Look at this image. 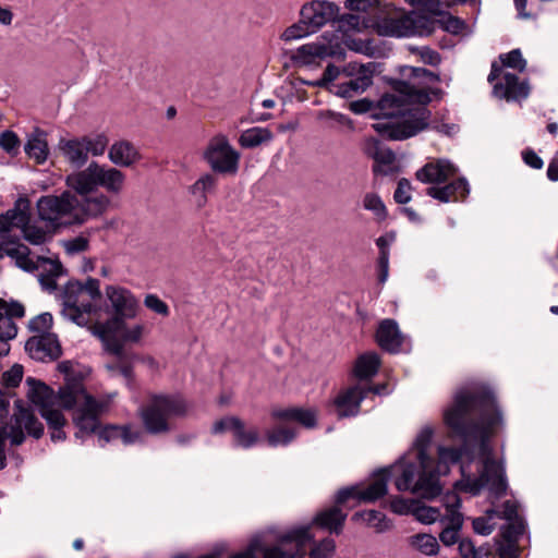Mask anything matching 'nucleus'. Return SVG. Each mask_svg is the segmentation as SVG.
<instances>
[{
  "instance_id": "obj_1",
  "label": "nucleus",
  "mask_w": 558,
  "mask_h": 558,
  "mask_svg": "<svg viewBox=\"0 0 558 558\" xmlns=\"http://www.w3.org/2000/svg\"><path fill=\"white\" fill-rule=\"evenodd\" d=\"M444 420L451 432L474 442L481 456V470L477 477L465 475L454 488L472 496H478L486 488L496 499L508 490L505 464L493 457L490 438L504 425L502 413L497 404L494 391L487 386L462 389L454 395L453 403L445 411Z\"/></svg>"
},
{
  "instance_id": "obj_2",
  "label": "nucleus",
  "mask_w": 558,
  "mask_h": 558,
  "mask_svg": "<svg viewBox=\"0 0 558 558\" xmlns=\"http://www.w3.org/2000/svg\"><path fill=\"white\" fill-rule=\"evenodd\" d=\"M401 78H391L392 94L386 93L379 98L381 114L400 116L401 121H388L373 124L374 130L390 141H403L426 130L432 112L426 106L432 97L440 100L444 90L432 88L429 83L439 82L438 74L418 66L404 65L399 70Z\"/></svg>"
},
{
  "instance_id": "obj_3",
  "label": "nucleus",
  "mask_w": 558,
  "mask_h": 558,
  "mask_svg": "<svg viewBox=\"0 0 558 558\" xmlns=\"http://www.w3.org/2000/svg\"><path fill=\"white\" fill-rule=\"evenodd\" d=\"M25 383L29 387L27 398L33 404L39 407V410L52 407L54 400L63 409L73 410L72 421L77 428L75 438L80 439L93 435L97 429L99 416L108 411L113 397L112 395L104 399H96L86 391L83 383L76 379L66 380L59 388L57 395L41 380L27 377Z\"/></svg>"
},
{
  "instance_id": "obj_4",
  "label": "nucleus",
  "mask_w": 558,
  "mask_h": 558,
  "mask_svg": "<svg viewBox=\"0 0 558 558\" xmlns=\"http://www.w3.org/2000/svg\"><path fill=\"white\" fill-rule=\"evenodd\" d=\"M440 24L444 31L459 34L465 27V22L459 17L447 14L444 20H435L432 16L417 11L405 13L395 11L379 19L375 28L378 35L389 37L429 36Z\"/></svg>"
},
{
  "instance_id": "obj_5",
  "label": "nucleus",
  "mask_w": 558,
  "mask_h": 558,
  "mask_svg": "<svg viewBox=\"0 0 558 558\" xmlns=\"http://www.w3.org/2000/svg\"><path fill=\"white\" fill-rule=\"evenodd\" d=\"M463 445L459 448L453 447H439L438 460L426 463V470H422L417 480L411 488V493L424 499H433L440 495L441 486L439 483L440 475H445L449 471V464L458 463L463 456L469 458V461L475 459L474 442L465 441L460 437Z\"/></svg>"
},
{
  "instance_id": "obj_6",
  "label": "nucleus",
  "mask_w": 558,
  "mask_h": 558,
  "mask_svg": "<svg viewBox=\"0 0 558 558\" xmlns=\"http://www.w3.org/2000/svg\"><path fill=\"white\" fill-rule=\"evenodd\" d=\"M187 413V404L178 395H151L147 405L141 410L145 429L153 435L170 430L168 418L182 417Z\"/></svg>"
},
{
  "instance_id": "obj_7",
  "label": "nucleus",
  "mask_w": 558,
  "mask_h": 558,
  "mask_svg": "<svg viewBox=\"0 0 558 558\" xmlns=\"http://www.w3.org/2000/svg\"><path fill=\"white\" fill-rule=\"evenodd\" d=\"M310 525L293 527L278 537L281 545H291L289 550H282L278 546L266 547L258 538L253 539L245 550L232 555L230 558H294L304 549L305 545L313 541Z\"/></svg>"
},
{
  "instance_id": "obj_8",
  "label": "nucleus",
  "mask_w": 558,
  "mask_h": 558,
  "mask_svg": "<svg viewBox=\"0 0 558 558\" xmlns=\"http://www.w3.org/2000/svg\"><path fill=\"white\" fill-rule=\"evenodd\" d=\"M76 206L77 196L71 190L63 191L60 195H44L36 204L40 220L56 229L76 226L73 222Z\"/></svg>"
},
{
  "instance_id": "obj_9",
  "label": "nucleus",
  "mask_w": 558,
  "mask_h": 558,
  "mask_svg": "<svg viewBox=\"0 0 558 558\" xmlns=\"http://www.w3.org/2000/svg\"><path fill=\"white\" fill-rule=\"evenodd\" d=\"M433 428L426 426L417 435L414 448L415 457L411 460L410 453L404 454L397 462L396 470H400L401 474L396 478V488L399 492L411 490L422 470H426V463L432 462V458L427 454V448L432 441Z\"/></svg>"
},
{
  "instance_id": "obj_10",
  "label": "nucleus",
  "mask_w": 558,
  "mask_h": 558,
  "mask_svg": "<svg viewBox=\"0 0 558 558\" xmlns=\"http://www.w3.org/2000/svg\"><path fill=\"white\" fill-rule=\"evenodd\" d=\"M397 463L379 470L375 473V480L365 489H361L360 485H351L343 487L337 492V502H351L353 507L360 502H375L388 493L387 484L391 477L395 480L400 476L401 471L396 470Z\"/></svg>"
},
{
  "instance_id": "obj_11",
  "label": "nucleus",
  "mask_w": 558,
  "mask_h": 558,
  "mask_svg": "<svg viewBox=\"0 0 558 558\" xmlns=\"http://www.w3.org/2000/svg\"><path fill=\"white\" fill-rule=\"evenodd\" d=\"M109 144L105 133L84 135L71 140L61 138L59 148L65 159L75 168H82L88 160V154L101 156Z\"/></svg>"
},
{
  "instance_id": "obj_12",
  "label": "nucleus",
  "mask_w": 558,
  "mask_h": 558,
  "mask_svg": "<svg viewBox=\"0 0 558 558\" xmlns=\"http://www.w3.org/2000/svg\"><path fill=\"white\" fill-rule=\"evenodd\" d=\"M240 153L235 150L225 135L214 136L203 153V159L214 173L235 175L239 171Z\"/></svg>"
},
{
  "instance_id": "obj_13",
  "label": "nucleus",
  "mask_w": 558,
  "mask_h": 558,
  "mask_svg": "<svg viewBox=\"0 0 558 558\" xmlns=\"http://www.w3.org/2000/svg\"><path fill=\"white\" fill-rule=\"evenodd\" d=\"M106 295L113 315L104 323V326L111 331H121L125 328L128 319L136 317L140 302L130 290L122 287L107 286Z\"/></svg>"
},
{
  "instance_id": "obj_14",
  "label": "nucleus",
  "mask_w": 558,
  "mask_h": 558,
  "mask_svg": "<svg viewBox=\"0 0 558 558\" xmlns=\"http://www.w3.org/2000/svg\"><path fill=\"white\" fill-rule=\"evenodd\" d=\"M228 430L233 434L234 447L250 449L260 440L258 429L256 427L246 429L245 423L238 416H225L215 422L211 428L213 434H222Z\"/></svg>"
},
{
  "instance_id": "obj_15",
  "label": "nucleus",
  "mask_w": 558,
  "mask_h": 558,
  "mask_svg": "<svg viewBox=\"0 0 558 558\" xmlns=\"http://www.w3.org/2000/svg\"><path fill=\"white\" fill-rule=\"evenodd\" d=\"M339 7L328 0H312L302 5L300 16L306 21L310 31L317 33L326 24L338 19Z\"/></svg>"
},
{
  "instance_id": "obj_16",
  "label": "nucleus",
  "mask_w": 558,
  "mask_h": 558,
  "mask_svg": "<svg viewBox=\"0 0 558 558\" xmlns=\"http://www.w3.org/2000/svg\"><path fill=\"white\" fill-rule=\"evenodd\" d=\"M378 386L355 385L341 391L333 400L336 413L339 418L356 416L361 410V402L368 393H379Z\"/></svg>"
},
{
  "instance_id": "obj_17",
  "label": "nucleus",
  "mask_w": 558,
  "mask_h": 558,
  "mask_svg": "<svg viewBox=\"0 0 558 558\" xmlns=\"http://www.w3.org/2000/svg\"><path fill=\"white\" fill-rule=\"evenodd\" d=\"M25 350L36 361H56L62 354L58 336L53 332H46L31 337L25 343Z\"/></svg>"
},
{
  "instance_id": "obj_18",
  "label": "nucleus",
  "mask_w": 558,
  "mask_h": 558,
  "mask_svg": "<svg viewBox=\"0 0 558 558\" xmlns=\"http://www.w3.org/2000/svg\"><path fill=\"white\" fill-rule=\"evenodd\" d=\"M345 71H348L349 75L355 76L351 77L348 82L333 86L336 88L335 95L341 98H351L355 94L363 93L373 83V71L368 69V65L350 63Z\"/></svg>"
},
{
  "instance_id": "obj_19",
  "label": "nucleus",
  "mask_w": 558,
  "mask_h": 558,
  "mask_svg": "<svg viewBox=\"0 0 558 558\" xmlns=\"http://www.w3.org/2000/svg\"><path fill=\"white\" fill-rule=\"evenodd\" d=\"M343 508L349 510L352 509L353 506L351 502L338 504L336 495L335 505L318 511L313 518L312 523L323 530L328 531L330 534L339 535L343 531L344 522L348 517V513L343 511Z\"/></svg>"
},
{
  "instance_id": "obj_20",
  "label": "nucleus",
  "mask_w": 558,
  "mask_h": 558,
  "mask_svg": "<svg viewBox=\"0 0 558 558\" xmlns=\"http://www.w3.org/2000/svg\"><path fill=\"white\" fill-rule=\"evenodd\" d=\"M458 168L447 159H437L420 168L415 177L422 183L441 184L454 177Z\"/></svg>"
},
{
  "instance_id": "obj_21",
  "label": "nucleus",
  "mask_w": 558,
  "mask_h": 558,
  "mask_svg": "<svg viewBox=\"0 0 558 558\" xmlns=\"http://www.w3.org/2000/svg\"><path fill=\"white\" fill-rule=\"evenodd\" d=\"M403 335L398 323L392 318L383 319L376 330L378 345L388 353H399L403 343Z\"/></svg>"
},
{
  "instance_id": "obj_22",
  "label": "nucleus",
  "mask_w": 558,
  "mask_h": 558,
  "mask_svg": "<svg viewBox=\"0 0 558 558\" xmlns=\"http://www.w3.org/2000/svg\"><path fill=\"white\" fill-rule=\"evenodd\" d=\"M109 204V198L104 194L94 197L88 195L83 197L77 196V206L73 222L76 226H82L90 218H96L102 215L107 210Z\"/></svg>"
},
{
  "instance_id": "obj_23",
  "label": "nucleus",
  "mask_w": 558,
  "mask_h": 558,
  "mask_svg": "<svg viewBox=\"0 0 558 558\" xmlns=\"http://www.w3.org/2000/svg\"><path fill=\"white\" fill-rule=\"evenodd\" d=\"M470 186L465 178H459L442 186L433 185L426 189V194L441 203L459 202L466 198Z\"/></svg>"
},
{
  "instance_id": "obj_24",
  "label": "nucleus",
  "mask_w": 558,
  "mask_h": 558,
  "mask_svg": "<svg viewBox=\"0 0 558 558\" xmlns=\"http://www.w3.org/2000/svg\"><path fill=\"white\" fill-rule=\"evenodd\" d=\"M97 177L96 161H92L86 169L69 174L65 183L76 196L83 197L97 191Z\"/></svg>"
},
{
  "instance_id": "obj_25",
  "label": "nucleus",
  "mask_w": 558,
  "mask_h": 558,
  "mask_svg": "<svg viewBox=\"0 0 558 558\" xmlns=\"http://www.w3.org/2000/svg\"><path fill=\"white\" fill-rule=\"evenodd\" d=\"M493 94L507 101L519 100L529 96V86L525 82H520L518 75L507 72L502 76V82L494 84Z\"/></svg>"
},
{
  "instance_id": "obj_26",
  "label": "nucleus",
  "mask_w": 558,
  "mask_h": 558,
  "mask_svg": "<svg viewBox=\"0 0 558 558\" xmlns=\"http://www.w3.org/2000/svg\"><path fill=\"white\" fill-rule=\"evenodd\" d=\"M92 333L102 343L106 351L114 355L119 361H124L131 354L124 350V341L118 338L120 331H111L104 326V323H97L89 327Z\"/></svg>"
},
{
  "instance_id": "obj_27",
  "label": "nucleus",
  "mask_w": 558,
  "mask_h": 558,
  "mask_svg": "<svg viewBox=\"0 0 558 558\" xmlns=\"http://www.w3.org/2000/svg\"><path fill=\"white\" fill-rule=\"evenodd\" d=\"M11 420L23 432L25 430L28 436L35 439L43 437V423L36 417L34 411L28 407H24L21 401L15 402V410Z\"/></svg>"
},
{
  "instance_id": "obj_28",
  "label": "nucleus",
  "mask_w": 558,
  "mask_h": 558,
  "mask_svg": "<svg viewBox=\"0 0 558 558\" xmlns=\"http://www.w3.org/2000/svg\"><path fill=\"white\" fill-rule=\"evenodd\" d=\"M100 417L101 415L99 416V418ZM95 433H97L98 435V441L101 447H105L108 442L117 439H120L126 446L132 445L140 437V434L133 432L131 426L129 425L108 424L101 428L99 425L93 434Z\"/></svg>"
},
{
  "instance_id": "obj_29",
  "label": "nucleus",
  "mask_w": 558,
  "mask_h": 558,
  "mask_svg": "<svg viewBox=\"0 0 558 558\" xmlns=\"http://www.w3.org/2000/svg\"><path fill=\"white\" fill-rule=\"evenodd\" d=\"M26 155L34 159L36 163H44L49 155V148L47 143V133L36 128L27 138L24 146Z\"/></svg>"
},
{
  "instance_id": "obj_30",
  "label": "nucleus",
  "mask_w": 558,
  "mask_h": 558,
  "mask_svg": "<svg viewBox=\"0 0 558 558\" xmlns=\"http://www.w3.org/2000/svg\"><path fill=\"white\" fill-rule=\"evenodd\" d=\"M331 56H333V51L328 46L312 43L299 47L292 59L295 63L311 65L314 64L317 59L323 60Z\"/></svg>"
},
{
  "instance_id": "obj_31",
  "label": "nucleus",
  "mask_w": 558,
  "mask_h": 558,
  "mask_svg": "<svg viewBox=\"0 0 558 558\" xmlns=\"http://www.w3.org/2000/svg\"><path fill=\"white\" fill-rule=\"evenodd\" d=\"M27 209H29V202L27 198H19L14 208L9 209L5 214L0 215V233L9 232L12 227L25 225L27 220Z\"/></svg>"
},
{
  "instance_id": "obj_32",
  "label": "nucleus",
  "mask_w": 558,
  "mask_h": 558,
  "mask_svg": "<svg viewBox=\"0 0 558 558\" xmlns=\"http://www.w3.org/2000/svg\"><path fill=\"white\" fill-rule=\"evenodd\" d=\"M108 157L117 166L130 167L140 159V154L131 142L123 140L111 145Z\"/></svg>"
},
{
  "instance_id": "obj_33",
  "label": "nucleus",
  "mask_w": 558,
  "mask_h": 558,
  "mask_svg": "<svg viewBox=\"0 0 558 558\" xmlns=\"http://www.w3.org/2000/svg\"><path fill=\"white\" fill-rule=\"evenodd\" d=\"M98 187L106 189L109 193L119 194L124 184L125 175L116 168H107L96 162Z\"/></svg>"
},
{
  "instance_id": "obj_34",
  "label": "nucleus",
  "mask_w": 558,
  "mask_h": 558,
  "mask_svg": "<svg viewBox=\"0 0 558 558\" xmlns=\"http://www.w3.org/2000/svg\"><path fill=\"white\" fill-rule=\"evenodd\" d=\"M271 416L280 421L298 422L306 428H313L317 421L313 410L302 408L277 409L271 412Z\"/></svg>"
},
{
  "instance_id": "obj_35",
  "label": "nucleus",
  "mask_w": 558,
  "mask_h": 558,
  "mask_svg": "<svg viewBox=\"0 0 558 558\" xmlns=\"http://www.w3.org/2000/svg\"><path fill=\"white\" fill-rule=\"evenodd\" d=\"M218 173L207 172L202 174L191 186L190 193L196 197L197 205L207 203V194L215 192L218 184Z\"/></svg>"
},
{
  "instance_id": "obj_36",
  "label": "nucleus",
  "mask_w": 558,
  "mask_h": 558,
  "mask_svg": "<svg viewBox=\"0 0 558 558\" xmlns=\"http://www.w3.org/2000/svg\"><path fill=\"white\" fill-rule=\"evenodd\" d=\"M365 151L376 162L373 166L374 173H386L381 170L380 165H391L396 160L395 153L389 148H384L377 140H372Z\"/></svg>"
},
{
  "instance_id": "obj_37",
  "label": "nucleus",
  "mask_w": 558,
  "mask_h": 558,
  "mask_svg": "<svg viewBox=\"0 0 558 558\" xmlns=\"http://www.w3.org/2000/svg\"><path fill=\"white\" fill-rule=\"evenodd\" d=\"M380 366L377 353L369 352L357 357L354 366V375L359 379H369L375 376Z\"/></svg>"
},
{
  "instance_id": "obj_38",
  "label": "nucleus",
  "mask_w": 558,
  "mask_h": 558,
  "mask_svg": "<svg viewBox=\"0 0 558 558\" xmlns=\"http://www.w3.org/2000/svg\"><path fill=\"white\" fill-rule=\"evenodd\" d=\"M379 100L374 102L367 98L359 99L351 101L349 105V109L355 114H363L367 112H372V117L378 120L383 119V122L388 121H401L400 116H386L381 114V110L378 107ZM378 123H381L379 121Z\"/></svg>"
},
{
  "instance_id": "obj_39",
  "label": "nucleus",
  "mask_w": 558,
  "mask_h": 558,
  "mask_svg": "<svg viewBox=\"0 0 558 558\" xmlns=\"http://www.w3.org/2000/svg\"><path fill=\"white\" fill-rule=\"evenodd\" d=\"M272 138V133L266 128H251L245 130L240 138L239 143L244 148H254L263 143L269 142Z\"/></svg>"
},
{
  "instance_id": "obj_40",
  "label": "nucleus",
  "mask_w": 558,
  "mask_h": 558,
  "mask_svg": "<svg viewBox=\"0 0 558 558\" xmlns=\"http://www.w3.org/2000/svg\"><path fill=\"white\" fill-rule=\"evenodd\" d=\"M295 437V429L287 426H277L266 434V439L270 447L287 446L292 442Z\"/></svg>"
},
{
  "instance_id": "obj_41",
  "label": "nucleus",
  "mask_w": 558,
  "mask_h": 558,
  "mask_svg": "<svg viewBox=\"0 0 558 558\" xmlns=\"http://www.w3.org/2000/svg\"><path fill=\"white\" fill-rule=\"evenodd\" d=\"M353 521L363 520L368 526L374 527L377 532H384L388 529L386 515L377 510H365L355 512L352 515Z\"/></svg>"
},
{
  "instance_id": "obj_42",
  "label": "nucleus",
  "mask_w": 558,
  "mask_h": 558,
  "mask_svg": "<svg viewBox=\"0 0 558 558\" xmlns=\"http://www.w3.org/2000/svg\"><path fill=\"white\" fill-rule=\"evenodd\" d=\"M525 532V522L523 519L510 521L508 524L501 526L500 534L504 543L518 545L519 538Z\"/></svg>"
},
{
  "instance_id": "obj_43",
  "label": "nucleus",
  "mask_w": 558,
  "mask_h": 558,
  "mask_svg": "<svg viewBox=\"0 0 558 558\" xmlns=\"http://www.w3.org/2000/svg\"><path fill=\"white\" fill-rule=\"evenodd\" d=\"M411 545L424 555H435L439 549L437 539L429 534H416L411 537Z\"/></svg>"
},
{
  "instance_id": "obj_44",
  "label": "nucleus",
  "mask_w": 558,
  "mask_h": 558,
  "mask_svg": "<svg viewBox=\"0 0 558 558\" xmlns=\"http://www.w3.org/2000/svg\"><path fill=\"white\" fill-rule=\"evenodd\" d=\"M363 206L366 210L372 211L379 221L387 218L388 211L381 201L380 196L376 193H367L363 199Z\"/></svg>"
},
{
  "instance_id": "obj_45",
  "label": "nucleus",
  "mask_w": 558,
  "mask_h": 558,
  "mask_svg": "<svg viewBox=\"0 0 558 558\" xmlns=\"http://www.w3.org/2000/svg\"><path fill=\"white\" fill-rule=\"evenodd\" d=\"M17 327L8 316H0V341L7 342L16 337ZM9 352V347L3 343L0 348V356Z\"/></svg>"
},
{
  "instance_id": "obj_46",
  "label": "nucleus",
  "mask_w": 558,
  "mask_h": 558,
  "mask_svg": "<svg viewBox=\"0 0 558 558\" xmlns=\"http://www.w3.org/2000/svg\"><path fill=\"white\" fill-rule=\"evenodd\" d=\"M29 213L27 211V220L25 225H19L22 229L24 239L33 245H40L46 241V232L36 226L29 225Z\"/></svg>"
},
{
  "instance_id": "obj_47",
  "label": "nucleus",
  "mask_w": 558,
  "mask_h": 558,
  "mask_svg": "<svg viewBox=\"0 0 558 558\" xmlns=\"http://www.w3.org/2000/svg\"><path fill=\"white\" fill-rule=\"evenodd\" d=\"M13 251L17 253L12 255L11 257L15 259L16 266L25 271H33L36 269L35 263L28 257L31 250L21 243L15 241V245Z\"/></svg>"
},
{
  "instance_id": "obj_48",
  "label": "nucleus",
  "mask_w": 558,
  "mask_h": 558,
  "mask_svg": "<svg viewBox=\"0 0 558 558\" xmlns=\"http://www.w3.org/2000/svg\"><path fill=\"white\" fill-rule=\"evenodd\" d=\"M53 317L50 313L45 312L35 317H33L28 322V329L32 332H36L39 335H44L46 332H50L52 328Z\"/></svg>"
},
{
  "instance_id": "obj_49",
  "label": "nucleus",
  "mask_w": 558,
  "mask_h": 558,
  "mask_svg": "<svg viewBox=\"0 0 558 558\" xmlns=\"http://www.w3.org/2000/svg\"><path fill=\"white\" fill-rule=\"evenodd\" d=\"M311 34H315V32L310 31V26L306 21L303 22V19L300 16L299 22L292 24L282 33L281 38L286 41L303 38Z\"/></svg>"
},
{
  "instance_id": "obj_50",
  "label": "nucleus",
  "mask_w": 558,
  "mask_h": 558,
  "mask_svg": "<svg viewBox=\"0 0 558 558\" xmlns=\"http://www.w3.org/2000/svg\"><path fill=\"white\" fill-rule=\"evenodd\" d=\"M39 413L43 418L46 420L49 429H58L60 427H64L66 424V418L62 414L61 411L52 409V407H48L47 409H40Z\"/></svg>"
},
{
  "instance_id": "obj_51",
  "label": "nucleus",
  "mask_w": 558,
  "mask_h": 558,
  "mask_svg": "<svg viewBox=\"0 0 558 558\" xmlns=\"http://www.w3.org/2000/svg\"><path fill=\"white\" fill-rule=\"evenodd\" d=\"M499 59L502 66L511 68L519 72H523L525 70L526 61L523 59L520 49H513L508 53L500 54Z\"/></svg>"
},
{
  "instance_id": "obj_52",
  "label": "nucleus",
  "mask_w": 558,
  "mask_h": 558,
  "mask_svg": "<svg viewBox=\"0 0 558 558\" xmlns=\"http://www.w3.org/2000/svg\"><path fill=\"white\" fill-rule=\"evenodd\" d=\"M83 292V283L78 280L69 281L63 289V307L78 303V296Z\"/></svg>"
},
{
  "instance_id": "obj_53",
  "label": "nucleus",
  "mask_w": 558,
  "mask_h": 558,
  "mask_svg": "<svg viewBox=\"0 0 558 558\" xmlns=\"http://www.w3.org/2000/svg\"><path fill=\"white\" fill-rule=\"evenodd\" d=\"M62 314L65 318L75 323L77 326L85 327L90 322V316L84 311L78 308V303L70 306H64Z\"/></svg>"
},
{
  "instance_id": "obj_54",
  "label": "nucleus",
  "mask_w": 558,
  "mask_h": 558,
  "mask_svg": "<svg viewBox=\"0 0 558 558\" xmlns=\"http://www.w3.org/2000/svg\"><path fill=\"white\" fill-rule=\"evenodd\" d=\"M335 550V541L330 537H326L312 548L310 558H331Z\"/></svg>"
},
{
  "instance_id": "obj_55",
  "label": "nucleus",
  "mask_w": 558,
  "mask_h": 558,
  "mask_svg": "<svg viewBox=\"0 0 558 558\" xmlns=\"http://www.w3.org/2000/svg\"><path fill=\"white\" fill-rule=\"evenodd\" d=\"M412 512L420 522L425 524L434 523L440 515L439 509L425 505H416Z\"/></svg>"
},
{
  "instance_id": "obj_56",
  "label": "nucleus",
  "mask_w": 558,
  "mask_h": 558,
  "mask_svg": "<svg viewBox=\"0 0 558 558\" xmlns=\"http://www.w3.org/2000/svg\"><path fill=\"white\" fill-rule=\"evenodd\" d=\"M144 305L148 310H150L161 316H168L170 314V310H169V306L167 305V303L163 302L156 294H147L144 299Z\"/></svg>"
},
{
  "instance_id": "obj_57",
  "label": "nucleus",
  "mask_w": 558,
  "mask_h": 558,
  "mask_svg": "<svg viewBox=\"0 0 558 558\" xmlns=\"http://www.w3.org/2000/svg\"><path fill=\"white\" fill-rule=\"evenodd\" d=\"M0 146L7 153L14 155L20 147V140L14 132L7 130L0 135Z\"/></svg>"
},
{
  "instance_id": "obj_58",
  "label": "nucleus",
  "mask_w": 558,
  "mask_h": 558,
  "mask_svg": "<svg viewBox=\"0 0 558 558\" xmlns=\"http://www.w3.org/2000/svg\"><path fill=\"white\" fill-rule=\"evenodd\" d=\"M411 183L408 179L402 178L398 182V186L393 193V199L398 204H407L411 201Z\"/></svg>"
},
{
  "instance_id": "obj_59",
  "label": "nucleus",
  "mask_w": 558,
  "mask_h": 558,
  "mask_svg": "<svg viewBox=\"0 0 558 558\" xmlns=\"http://www.w3.org/2000/svg\"><path fill=\"white\" fill-rule=\"evenodd\" d=\"M137 356L135 354H132L128 356L124 361H119L117 363V372L121 374L128 381V386L131 387V385L134 381V371L132 361L136 359Z\"/></svg>"
},
{
  "instance_id": "obj_60",
  "label": "nucleus",
  "mask_w": 558,
  "mask_h": 558,
  "mask_svg": "<svg viewBox=\"0 0 558 558\" xmlns=\"http://www.w3.org/2000/svg\"><path fill=\"white\" fill-rule=\"evenodd\" d=\"M89 242L87 238L76 236L64 242V248L68 254H77L88 250Z\"/></svg>"
},
{
  "instance_id": "obj_61",
  "label": "nucleus",
  "mask_w": 558,
  "mask_h": 558,
  "mask_svg": "<svg viewBox=\"0 0 558 558\" xmlns=\"http://www.w3.org/2000/svg\"><path fill=\"white\" fill-rule=\"evenodd\" d=\"M62 270V266L60 263L54 264V272L53 274H41L39 277V282L44 290L48 292H53L57 289V281L54 279L56 276Z\"/></svg>"
},
{
  "instance_id": "obj_62",
  "label": "nucleus",
  "mask_w": 558,
  "mask_h": 558,
  "mask_svg": "<svg viewBox=\"0 0 558 558\" xmlns=\"http://www.w3.org/2000/svg\"><path fill=\"white\" fill-rule=\"evenodd\" d=\"M379 0H345L344 8L354 12H366L369 8L377 7Z\"/></svg>"
},
{
  "instance_id": "obj_63",
  "label": "nucleus",
  "mask_w": 558,
  "mask_h": 558,
  "mask_svg": "<svg viewBox=\"0 0 558 558\" xmlns=\"http://www.w3.org/2000/svg\"><path fill=\"white\" fill-rule=\"evenodd\" d=\"M23 378V368L14 365L10 371L3 373V380L7 387H16Z\"/></svg>"
},
{
  "instance_id": "obj_64",
  "label": "nucleus",
  "mask_w": 558,
  "mask_h": 558,
  "mask_svg": "<svg viewBox=\"0 0 558 558\" xmlns=\"http://www.w3.org/2000/svg\"><path fill=\"white\" fill-rule=\"evenodd\" d=\"M497 555L499 558H519L518 545L497 542Z\"/></svg>"
}]
</instances>
